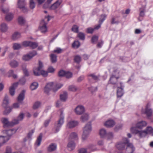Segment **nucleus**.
I'll use <instances>...</instances> for the list:
<instances>
[{"label":"nucleus","mask_w":153,"mask_h":153,"mask_svg":"<svg viewBox=\"0 0 153 153\" xmlns=\"http://www.w3.org/2000/svg\"><path fill=\"white\" fill-rule=\"evenodd\" d=\"M88 76L91 77L94 80L97 81L99 80V76H96L94 74H91L88 75Z\"/></svg>","instance_id":"obj_46"},{"label":"nucleus","mask_w":153,"mask_h":153,"mask_svg":"<svg viewBox=\"0 0 153 153\" xmlns=\"http://www.w3.org/2000/svg\"><path fill=\"white\" fill-rule=\"evenodd\" d=\"M62 86L63 84H58L54 85L53 82L49 83L45 87L44 89L45 92L48 94L52 89L54 91H56Z\"/></svg>","instance_id":"obj_2"},{"label":"nucleus","mask_w":153,"mask_h":153,"mask_svg":"<svg viewBox=\"0 0 153 153\" xmlns=\"http://www.w3.org/2000/svg\"><path fill=\"white\" fill-rule=\"evenodd\" d=\"M21 36L20 34L18 32H16L14 33L12 36V38L14 40H16L21 37Z\"/></svg>","instance_id":"obj_33"},{"label":"nucleus","mask_w":153,"mask_h":153,"mask_svg":"<svg viewBox=\"0 0 153 153\" xmlns=\"http://www.w3.org/2000/svg\"><path fill=\"white\" fill-rule=\"evenodd\" d=\"M119 78V77H116L115 76L112 74L109 79V82L112 84H115L117 81V80Z\"/></svg>","instance_id":"obj_22"},{"label":"nucleus","mask_w":153,"mask_h":153,"mask_svg":"<svg viewBox=\"0 0 153 153\" xmlns=\"http://www.w3.org/2000/svg\"><path fill=\"white\" fill-rule=\"evenodd\" d=\"M67 98V93L66 92H65L62 94L60 95V98L61 100L63 101H65Z\"/></svg>","instance_id":"obj_32"},{"label":"nucleus","mask_w":153,"mask_h":153,"mask_svg":"<svg viewBox=\"0 0 153 153\" xmlns=\"http://www.w3.org/2000/svg\"><path fill=\"white\" fill-rule=\"evenodd\" d=\"M18 21L19 23L21 25L23 24L25 22V19L22 16L19 17Z\"/></svg>","instance_id":"obj_52"},{"label":"nucleus","mask_w":153,"mask_h":153,"mask_svg":"<svg viewBox=\"0 0 153 153\" xmlns=\"http://www.w3.org/2000/svg\"><path fill=\"white\" fill-rule=\"evenodd\" d=\"M42 133H41L39 134V136L37 138L36 143L37 144V145L38 146H39L42 140Z\"/></svg>","instance_id":"obj_36"},{"label":"nucleus","mask_w":153,"mask_h":153,"mask_svg":"<svg viewBox=\"0 0 153 153\" xmlns=\"http://www.w3.org/2000/svg\"><path fill=\"white\" fill-rule=\"evenodd\" d=\"M115 124V122L113 120H109L105 123V125L107 127H111L113 126Z\"/></svg>","instance_id":"obj_25"},{"label":"nucleus","mask_w":153,"mask_h":153,"mask_svg":"<svg viewBox=\"0 0 153 153\" xmlns=\"http://www.w3.org/2000/svg\"><path fill=\"white\" fill-rule=\"evenodd\" d=\"M47 23L46 22L45 20H42L40 23L39 28L41 32L42 33H45L47 31L46 25Z\"/></svg>","instance_id":"obj_10"},{"label":"nucleus","mask_w":153,"mask_h":153,"mask_svg":"<svg viewBox=\"0 0 153 153\" xmlns=\"http://www.w3.org/2000/svg\"><path fill=\"white\" fill-rule=\"evenodd\" d=\"M38 86V84L36 82L32 83L30 86V88L32 91L36 89Z\"/></svg>","instance_id":"obj_35"},{"label":"nucleus","mask_w":153,"mask_h":153,"mask_svg":"<svg viewBox=\"0 0 153 153\" xmlns=\"http://www.w3.org/2000/svg\"><path fill=\"white\" fill-rule=\"evenodd\" d=\"M146 122L144 121H142L138 122L136 125V127L139 129H142L147 125Z\"/></svg>","instance_id":"obj_16"},{"label":"nucleus","mask_w":153,"mask_h":153,"mask_svg":"<svg viewBox=\"0 0 153 153\" xmlns=\"http://www.w3.org/2000/svg\"><path fill=\"white\" fill-rule=\"evenodd\" d=\"M24 117V114L23 113H21L18 117L17 119H14L13 120L14 125L19 123V121L23 120Z\"/></svg>","instance_id":"obj_14"},{"label":"nucleus","mask_w":153,"mask_h":153,"mask_svg":"<svg viewBox=\"0 0 153 153\" xmlns=\"http://www.w3.org/2000/svg\"><path fill=\"white\" fill-rule=\"evenodd\" d=\"M150 105L149 103H148L146 107L145 111L144 113L146 114L148 117L150 116L152 113V109L149 108Z\"/></svg>","instance_id":"obj_17"},{"label":"nucleus","mask_w":153,"mask_h":153,"mask_svg":"<svg viewBox=\"0 0 153 153\" xmlns=\"http://www.w3.org/2000/svg\"><path fill=\"white\" fill-rule=\"evenodd\" d=\"M33 73L36 76H39L40 74L43 76H47L48 74V72L42 70L38 72H36V71H33Z\"/></svg>","instance_id":"obj_13"},{"label":"nucleus","mask_w":153,"mask_h":153,"mask_svg":"<svg viewBox=\"0 0 153 153\" xmlns=\"http://www.w3.org/2000/svg\"><path fill=\"white\" fill-rule=\"evenodd\" d=\"M18 82H16L13 83L10 87L9 89V92L10 94L13 96L15 93V89L17 87L18 85Z\"/></svg>","instance_id":"obj_12"},{"label":"nucleus","mask_w":153,"mask_h":153,"mask_svg":"<svg viewBox=\"0 0 153 153\" xmlns=\"http://www.w3.org/2000/svg\"><path fill=\"white\" fill-rule=\"evenodd\" d=\"M88 89L92 93H93L94 92L96 91H97V87H91L88 88Z\"/></svg>","instance_id":"obj_55"},{"label":"nucleus","mask_w":153,"mask_h":153,"mask_svg":"<svg viewBox=\"0 0 153 153\" xmlns=\"http://www.w3.org/2000/svg\"><path fill=\"white\" fill-rule=\"evenodd\" d=\"M66 72L63 70H61L58 72V76L59 77H62L65 76Z\"/></svg>","instance_id":"obj_53"},{"label":"nucleus","mask_w":153,"mask_h":153,"mask_svg":"<svg viewBox=\"0 0 153 153\" xmlns=\"http://www.w3.org/2000/svg\"><path fill=\"white\" fill-rule=\"evenodd\" d=\"M78 29L79 27L76 25H74L71 28L72 30L76 33L78 32Z\"/></svg>","instance_id":"obj_56"},{"label":"nucleus","mask_w":153,"mask_h":153,"mask_svg":"<svg viewBox=\"0 0 153 153\" xmlns=\"http://www.w3.org/2000/svg\"><path fill=\"white\" fill-rule=\"evenodd\" d=\"M99 134L100 137L103 138L105 137L107 133L105 129L102 128L100 130Z\"/></svg>","instance_id":"obj_28"},{"label":"nucleus","mask_w":153,"mask_h":153,"mask_svg":"<svg viewBox=\"0 0 153 153\" xmlns=\"http://www.w3.org/2000/svg\"><path fill=\"white\" fill-rule=\"evenodd\" d=\"M37 54V53L36 51H33L30 52L28 54L22 57V59L25 61H28L31 59Z\"/></svg>","instance_id":"obj_7"},{"label":"nucleus","mask_w":153,"mask_h":153,"mask_svg":"<svg viewBox=\"0 0 153 153\" xmlns=\"http://www.w3.org/2000/svg\"><path fill=\"white\" fill-rule=\"evenodd\" d=\"M56 145L54 143L51 144L48 148V151L51 152L54 151L56 148Z\"/></svg>","instance_id":"obj_27"},{"label":"nucleus","mask_w":153,"mask_h":153,"mask_svg":"<svg viewBox=\"0 0 153 153\" xmlns=\"http://www.w3.org/2000/svg\"><path fill=\"white\" fill-rule=\"evenodd\" d=\"M77 36L81 40H84L85 38V35L84 33L81 32H79L77 35Z\"/></svg>","instance_id":"obj_41"},{"label":"nucleus","mask_w":153,"mask_h":153,"mask_svg":"<svg viewBox=\"0 0 153 153\" xmlns=\"http://www.w3.org/2000/svg\"><path fill=\"white\" fill-rule=\"evenodd\" d=\"M91 130V122H89L86 124L83 128V133L82 135V139L83 140H85L87 138Z\"/></svg>","instance_id":"obj_3"},{"label":"nucleus","mask_w":153,"mask_h":153,"mask_svg":"<svg viewBox=\"0 0 153 153\" xmlns=\"http://www.w3.org/2000/svg\"><path fill=\"white\" fill-rule=\"evenodd\" d=\"M85 111V108L82 105L77 106L75 109V112L77 115H80L82 114Z\"/></svg>","instance_id":"obj_11"},{"label":"nucleus","mask_w":153,"mask_h":153,"mask_svg":"<svg viewBox=\"0 0 153 153\" xmlns=\"http://www.w3.org/2000/svg\"><path fill=\"white\" fill-rule=\"evenodd\" d=\"M55 69L52 66L49 67L48 69V73H52L54 72Z\"/></svg>","instance_id":"obj_63"},{"label":"nucleus","mask_w":153,"mask_h":153,"mask_svg":"<svg viewBox=\"0 0 153 153\" xmlns=\"http://www.w3.org/2000/svg\"><path fill=\"white\" fill-rule=\"evenodd\" d=\"M22 68L25 75L26 76H28L29 74L26 68V65L23 64L22 66Z\"/></svg>","instance_id":"obj_38"},{"label":"nucleus","mask_w":153,"mask_h":153,"mask_svg":"<svg viewBox=\"0 0 153 153\" xmlns=\"http://www.w3.org/2000/svg\"><path fill=\"white\" fill-rule=\"evenodd\" d=\"M13 18V15L11 13H9L6 15L5 19L7 21H10L12 20Z\"/></svg>","instance_id":"obj_34"},{"label":"nucleus","mask_w":153,"mask_h":153,"mask_svg":"<svg viewBox=\"0 0 153 153\" xmlns=\"http://www.w3.org/2000/svg\"><path fill=\"white\" fill-rule=\"evenodd\" d=\"M74 60L75 62L79 64L81 61V57L79 55H76L74 57Z\"/></svg>","instance_id":"obj_43"},{"label":"nucleus","mask_w":153,"mask_h":153,"mask_svg":"<svg viewBox=\"0 0 153 153\" xmlns=\"http://www.w3.org/2000/svg\"><path fill=\"white\" fill-rule=\"evenodd\" d=\"M34 132V129H32L31 131L29 132L28 134L27 137L28 138L30 139L33 134Z\"/></svg>","instance_id":"obj_62"},{"label":"nucleus","mask_w":153,"mask_h":153,"mask_svg":"<svg viewBox=\"0 0 153 153\" xmlns=\"http://www.w3.org/2000/svg\"><path fill=\"white\" fill-rule=\"evenodd\" d=\"M94 30V28L88 27L86 29V32L87 33L91 34L93 32Z\"/></svg>","instance_id":"obj_60"},{"label":"nucleus","mask_w":153,"mask_h":153,"mask_svg":"<svg viewBox=\"0 0 153 153\" xmlns=\"http://www.w3.org/2000/svg\"><path fill=\"white\" fill-rule=\"evenodd\" d=\"M1 121L3 123L4 127L8 126H12L14 125V122L13 120L11 122H9L8 119L6 118H2L1 119Z\"/></svg>","instance_id":"obj_8"},{"label":"nucleus","mask_w":153,"mask_h":153,"mask_svg":"<svg viewBox=\"0 0 153 153\" xmlns=\"http://www.w3.org/2000/svg\"><path fill=\"white\" fill-rule=\"evenodd\" d=\"M30 7L31 9H33L35 7V4L33 0H30Z\"/></svg>","instance_id":"obj_57"},{"label":"nucleus","mask_w":153,"mask_h":153,"mask_svg":"<svg viewBox=\"0 0 153 153\" xmlns=\"http://www.w3.org/2000/svg\"><path fill=\"white\" fill-rule=\"evenodd\" d=\"M41 105V102L39 101H37L35 102L33 104V108L36 110L40 107Z\"/></svg>","instance_id":"obj_30"},{"label":"nucleus","mask_w":153,"mask_h":153,"mask_svg":"<svg viewBox=\"0 0 153 153\" xmlns=\"http://www.w3.org/2000/svg\"><path fill=\"white\" fill-rule=\"evenodd\" d=\"M78 89L77 87L73 85H70L68 87V90L72 91H76Z\"/></svg>","instance_id":"obj_42"},{"label":"nucleus","mask_w":153,"mask_h":153,"mask_svg":"<svg viewBox=\"0 0 153 153\" xmlns=\"http://www.w3.org/2000/svg\"><path fill=\"white\" fill-rule=\"evenodd\" d=\"M81 120L83 122L87 121L88 119V116L87 114H83L81 117Z\"/></svg>","instance_id":"obj_47"},{"label":"nucleus","mask_w":153,"mask_h":153,"mask_svg":"<svg viewBox=\"0 0 153 153\" xmlns=\"http://www.w3.org/2000/svg\"><path fill=\"white\" fill-rule=\"evenodd\" d=\"M51 60L52 63H55L56 61V56L54 54H52L51 55Z\"/></svg>","instance_id":"obj_51"},{"label":"nucleus","mask_w":153,"mask_h":153,"mask_svg":"<svg viewBox=\"0 0 153 153\" xmlns=\"http://www.w3.org/2000/svg\"><path fill=\"white\" fill-rule=\"evenodd\" d=\"M22 104V102H18L14 103L13 104V108H18L19 107L20 105Z\"/></svg>","instance_id":"obj_59"},{"label":"nucleus","mask_w":153,"mask_h":153,"mask_svg":"<svg viewBox=\"0 0 153 153\" xmlns=\"http://www.w3.org/2000/svg\"><path fill=\"white\" fill-rule=\"evenodd\" d=\"M64 115L63 112L62 111H60V115L58 121L56 126H55L53 129H55V133H57L58 132L60 128L61 127L62 125L64 123Z\"/></svg>","instance_id":"obj_4"},{"label":"nucleus","mask_w":153,"mask_h":153,"mask_svg":"<svg viewBox=\"0 0 153 153\" xmlns=\"http://www.w3.org/2000/svg\"><path fill=\"white\" fill-rule=\"evenodd\" d=\"M9 103V101L8 97L7 94H6L3 99L2 105L4 108H6V111H7V113H10L12 110L11 108L8 107Z\"/></svg>","instance_id":"obj_5"},{"label":"nucleus","mask_w":153,"mask_h":153,"mask_svg":"<svg viewBox=\"0 0 153 153\" xmlns=\"http://www.w3.org/2000/svg\"><path fill=\"white\" fill-rule=\"evenodd\" d=\"M26 82V79L24 76L20 79L19 80V83L22 85H24Z\"/></svg>","instance_id":"obj_49"},{"label":"nucleus","mask_w":153,"mask_h":153,"mask_svg":"<svg viewBox=\"0 0 153 153\" xmlns=\"http://www.w3.org/2000/svg\"><path fill=\"white\" fill-rule=\"evenodd\" d=\"M39 62L38 67L34 70L36 71V72H38L39 71H40L42 70V68L43 67V65L42 62L40 61H39Z\"/></svg>","instance_id":"obj_39"},{"label":"nucleus","mask_w":153,"mask_h":153,"mask_svg":"<svg viewBox=\"0 0 153 153\" xmlns=\"http://www.w3.org/2000/svg\"><path fill=\"white\" fill-rule=\"evenodd\" d=\"M13 47L14 50H19L21 48L22 46L19 43H14L13 44Z\"/></svg>","instance_id":"obj_48"},{"label":"nucleus","mask_w":153,"mask_h":153,"mask_svg":"<svg viewBox=\"0 0 153 153\" xmlns=\"http://www.w3.org/2000/svg\"><path fill=\"white\" fill-rule=\"evenodd\" d=\"M153 128L150 126H148L146 128V130H145V131H146L147 134L152 133Z\"/></svg>","instance_id":"obj_50"},{"label":"nucleus","mask_w":153,"mask_h":153,"mask_svg":"<svg viewBox=\"0 0 153 153\" xmlns=\"http://www.w3.org/2000/svg\"><path fill=\"white\" fill-rule=\"evenodd\" d=\"M123 141L117 143L116 147L119 150H123L124 149L125 146L126 144V151L127 153H132L135 150V148L132 144L129 143V140L126 138H123Z\"/></svg>","instance_id":"obj_1"},{"label":"nucleus","mask_w":153,"mask_h":153,"mask_svg":"<svg viewBox=\"0 0 153 153\" xmlns=\"http://www.w3.org/2000/svg\"><path fill=\"white\" fill-rule=\"evenodd\" d=\"M68 144V149L69 150L71 151L74 149L75 147V144L73 141H69Z\"/></svg>","instance_id":"obj_20"},{"label":"nucleus","mask_w":153,"mask_h":153,"mask_svg":"<svg viewBox=\"0 0 153 153\" xmlns=\"http://www.w3.org/2000/svg\"><path fill=\"white\" fill-rule=\"evenodd\" d=\"M38 44L36 42H30L29 47L32 49H35L38 46Z\"/></svg>","instance_id":"obj_40"},{"label":"nucleus","mask_w":153,"mask_h":153,"mask_svg":"<svg viewBox=\"0 0 153 153\" xmlns=\"http://www.w3.org/2000/svg\"><path fill=\"white\" fill-rule=\"evenodd\" d=\"M9 139V137L7 136H0V147L2 146L3 144L6 143Z\"/></svg>","instance_id":"obj_18"},{"label":"nucleus","mask_w":153,"mask_h":153,"mask_svg":"<svg viewBox=\"0 0 153 153\" xmlns=\"http://www.w3.org/2000/svg\"><path fill=\"white\" fill-rule=\"evenodd\" d=\"M8 28L7 25L5 23H2L0 26V30L2 32H6Z\"/></svg>","instance_id":"obj_26"},{"label":"nucleus","mask_w":153,"mask_h":153,"mask_svg":"<svg viewBox=\"0 0 153 153\" xmlns=\"http://www.w3.org/2000/svg\"><path fill=\"white\" fill-rule=\"evenodd\" d=\"M9 64L11 67L16 68L18 66L19 63L16 60H12L10 62Z\"/></svg>","instance_id":"obj_29"},{"label":"nucleus","mask_w":153,"mask_h":153,"mask_svg":"<svg viewBox=\"0 0 153 153\" xmlns=\"http://www.w3.org/2000/svg\"><path fill=\"white\" fill-rule=\"evenodd\" d=\"M26 2L25 0H18V6L19 8H21L25 6Z\"/></svg>","instance_id":"obj_31"},{"label":"nucleus","mask_w":153,"mask_h":153,"mask_svg":"<svg viewBox=\"0 0 153 153\" xmlns=\"http://www.w3.org/2000/svg\"><path fill=\"white\" fill-rule=\"evenodd\" d=\"M78 139V136L77 134L73 132L71 133L69 137V141H73L76 140Z\"/></svg>","instance_id":"obj_21"},{"label":"nucleus","mask_w":153,"mask_h":153,"mask_svg":"<svg viewBox=\"0 0 153 153\" xmlns=\"http://www.w3.org/2000/svg\"><path fill=\"white\" fill-rule=\"evenodd\" d=\"M114 137V134L112 132H109L107 133L105 137L108 140L112 139Z\"/></svg>","instance_id":"obj_45"},{"label":"nucleus","mask_w":153,"mask_h":153,"mask_svg":"<svg viewBox=\"0 0 153 153\" xmlns=\"http://www.w3.org/2000/svg\"><path fill=\"white\" fill-rule=\"evenodd\" d=\"M131 131L133 133L137 134L140 138L144 137L147 134L146 131L145 130L143 131H139L135 127H131Z\"/></svg>","instance_id":"obj_6"},{"label":"nucleus","mask_w":153,"mask_h":153,"mask_svg":"<svg viewBox=\"0 0 153 153\" xmlns=\"http://www.w3.org/2000/svg\"><path fill=\"white\" fill-rule=\"evenodd\" d=\"M107 16L105 14H102L101 15L99 21V23L102 24L105 20Z\"/></svg>","instance_id":"obj_44"},{"label":"nucleus","mask_w":153,"mask_h":153,"mask_svg":"<svg viewBox=\"0 0 153 153\" xmlns=\"http://www.w3.org/2000/svg\"><path fill=\"white\" fill-rule=\"evenodd\" d=\"M17 130L14 129H9L8 130H7L5 131V132L7 134V136L8 137H9V139L10 138V137L13 134H15L16 131Z\"/></svg>","instance_id":"obj_23"},{"label":"nucleus","mask_w":153,"mask_h":153,"mask_svg":"<svg viewBox=\"0 0 153 153\" xmlns=\"http://www.w3.org/2000/svg\"><path fill=\"white\" fill-rule=\"evenodd\" d=\"M30 41H25L22 42V45L24 46H29Z\"/></svg>","instance_id":"obj_64"},{"label":"nucleus","mask_w":153,"mask_h":153,"mask_svg":"<svg viewBox=\"0 0 153 153\" xmlns=\"http://www.w3.org/2000/svg\"><path fill=\"white\" fill-rule=\"evenodd\" d=\"M25 91L23 90L21 93L19 94L18 98L17 100L18 102H22V101L23 100L25 97Z\"/></svg>","instance_id":"obj_19"},{"label":"nucleus","mask_w":153,"mask_h":153,"mask_svg":"<svg viewBox=\"0 0 153 153\" xmlns=\"http://www.w3.org/2000/svg\"><path fill=\"white\" fill-rule=\"evenodd\" d=\"M98 39V37L97 36H94L91 38V42L92 43H94L97 42Z\"/></svg>","instance_id":"obj_58"},{"label":"nucleus","mask_w":153,"mask_h":153,"mask_svg":"<svg viewBox=\"0 0 153 153\" xmlns=\"http://www.w3.org/2000/svg\"><path fill=\"white\" fill-rule=\"evenodd\" d=\"M65 76L67 78L69 79L71 78L72 77V74L70 72H66Z\"/></svg>","instance_id":"obj_61"},{"label":"nucleus","mask_w":153,"mask_h":153,"mask_svg":"<svg viewBox=\"0 0 153 153\" xmlns=\"http://www.w3.org/2000/svg\"><path fill=\"white\" fill-rule=\"evenodd\" d=\"M80 42L78 41H75L72 44V47L73 48H78L80 46Z\"/></svg>","instance_id":"obj_37"},{"label":"nucleus","mask_w":153,"mask_h":153,"mask_svg":"<svg viewBox=\"0 0 153 153\" xmlns=\"http://www.w3.org/2000/svg\"><path fill=\"white\" fill-rule=\"evenodd\" d=\"M87 149H90L91 152L96 150L95 146L92 145H89L87 147Z\"/></svg>","instance_id":"obj_54"},{"label":"nucleus","mask_w":153,"mask_h":153,"mask_svg":"<svg viewBox=\"0 0 153 153\" xmlns=\"http://www.w3.org/2000/svg\"><path fill=\"white\" fill-rule=\"evenodd\" d=\"M62 2V0H57L51 7V9L54 10L58 8Z\"/></svg>","instance_id":"obj_15"},{"label":"nucleus","mask_w":153,"mask_h":153,"mask_svg":"<svg viewBox=\"0 0 153 153\" xmlns=\"http://www.w3.org/2000/svg\"><path fill=\"white\" fill-rule=\"evenodd\" d=\"M78 124L77 121H71L69 122L67 124V126L70 128H73L75 127Z\"/></svg>","instance_id":"obj_24"},{"label":"nucleus","mask_w":153,"mask_h":153,"mask_svg":"<svg viewBox=\"0 0 153 153\" xmlns=\"http://www.w3.org/2000/svg\"><path fill=\"white\" fill-rule=\"evenodd\" d=\"M120 87H117V96L118 97H121L124 94L123 88L124 85L122 82L120 83Z\"/></svg>","instance_id":"obj_9"}]
</instances>
